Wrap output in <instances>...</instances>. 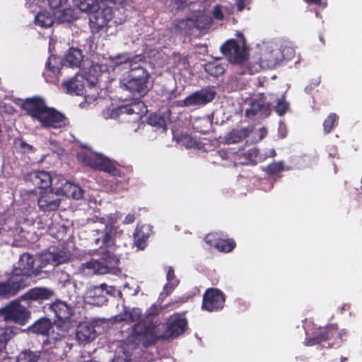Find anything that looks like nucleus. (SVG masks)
I'll return each mask as SVG.
<instances>
[{
    "label": "nucleus",
    "mask_w": 362,
    "mask_h": 362,
    "mask_svg": "<svg viewBox=\"0 0 362 362\" xmlns=\"http://www.w3.org/2000/svg\"><path fill=\"white\" fill-rule=\"evenodd\" d=\"M141 311L139 308L127 310L115 316V322H136L134 325V333L132 337L134 341L143 340L146 346L154 343L158 339L177 337L186 329L187 321L180 315H173L168 320L167 324L151 322L146 326L145 322L141 321Z\"/></svg>",
    "instance_id": "1"
},
{
    "label": "nucleus",
    "mask_w": 362,
    "mask_h": 362,
    "mask_svg": "<svg viewBox=\"0 0 362 362\" xmlns=\"http://www.w3.org/2000/svg\"><path fill=\"white\" fill-rule=\"evenodd\" d=\"M143 59L141 55L130 57L122 54L108 59V65L113 71L128 70L120 79L121 88L139 95H144L151 88L150 74L140 64Z\"/></svg>",
    "instance_id": "2"
},
{
    "label": "nucleus",
    "mask_w": 362,
    "mask_h": 362,
    "mask_svg": "<svg viewBox=\"0 0 362 362\" xmlns=\"http://www.w3.org/2000/svg\"><path fill=\"white\" fill-rule=\"evenodd\" d=\"M23 108L33 119L38 121L44 127L61 128L67 123L64 115L48 107L41 98L27 99L23 104Z\"/></svg>",
    "instance_id": "3"
},
{
    "label": "nucleus",
    "mask_w": 362,
    "mask_h": 362,
    "mask_svg": "<svg viewBox=\"0 0 362 362\" xmlns=\"http://www.w3.org/2000/svg\"><path fill=\"white\" fill-rule=\"evenodd\" d=\"M119 259L115 255L107 252L99 259H91L82 264L81 272L85 275L105 274L107 273L117 274Z\"/></svg>",
    "instance_id": "4"
},
{
    "label": "nucleus",
    "mask_w": 362,
    "mask_h": 362,
    "mask_svg": "<svg viewBox=\"0 0 362 362\" xmlns=\"http://www.w3.org/2000/svg\"><path fill=\"white\" fill-rule=\"evenodd\" d=\"M101 67L98 64L92 65L88 71L84 72L83 81L81 82L78 80V76L76 79H72L64 82V85L66 91L69 93L76 95L83 94V89L86 91V88H92L99 81V77H106L107 73H101Z\"/></svg>",
    "instance_id": "5"
},
{
    "label": "nucleus",
    "mask_w": 362,
    "mask_h": 362,
    "mask_svg": "<svg viewBox=\"0 0 362 362\" xmlns=\"http://www.w3.org/2000/svg\"><path fill=\"white\" fill-rule=\"evenodd\" d=\"M147 112L145 105L141 101H137L130 105L113 108L111 113L104 112L105 118H118L122 122H136Z\"/></svg>",
    "instance_id": "6"
},
{
    "label": "nucleus",
    "mask_w": 362,
    "mask_h": 362,
    "mask_svg": "<svg viewBox=\"0 0 362 362\" xmlns=\"http://www.w3.org/2000/svg\"><path fill=\"white\" fill-rule=\"evenodd\" d=\"M294 54L292 47H285L280 49L276 44L268 43L263 49L260 66L263 68L273 69L283 59H290Z\"/></svg>",
    "instance_id": "7"
},
{
    "label": "nucleus",
    "mask_w": 362,
    "mask_h": 362,
    "mask_svg": "<svg viewBox=\"0 0 362 362\" xmlns=\"http://www.w3.org/2000/svg\"><path fill=\"white\" fill-rule=\"evenodd\" d=\"M79 162L100 170H103L115 175L117 170L114 164L103 155L92 151L90 149H82L77 153Z\"/></svg>",
    "instance_id": "8"
},
{
    "label": "nucleus",
    "mask_w": 362,
    "mask_h": 362,
    "mask_svg": "<svg viewBox=\"0 0 362 362\" xmlns=\"http://www.w3.org/2000/svg\"><path fill=\"white\" fill-rule=\"evenodd\" d=\"M49 309L58 318V320L55 322L57 335L65 336L72 327V323L69 320L73 312L72 307L68 305L63 301L57 300L50 305Z\"/></svg>",
    "instance_id": "9"
},
{
    "label": "nucleus",
    "mask_w": 362,
    "mask_h": 362,
    "mask_svg": "<svg viewBox=\"0 0 362 362\" xmlns=\"http://www.w3.org/2000/svg\"><path fill=\"white\" fill-rule=\"evenodd\" d=\"M273 100L274 95L270 93L255 95L249 100V107L245 110L246 116L247 117L255 116L266 117L269 116Z\"/></svg>",
    "instance_id": "10"
},
{
    "label": "nucleus",
    "mask_w": 362,
    "mask_h": 362,
    "mask_svg": "<svg viewBox=\"0 0 362 362\" xmlns=\"http://www.w3.org/2000/svg\"><path fill=\"white\" fill-rule=\"evenodd\" d=\"M116 293H119L115 287L108 286L105 284H103L99 286H89L83 296L85 303L97 306L103 305L107 300V296L115 295Z\"/></svg>",
    "instance_id": "11"
},
{
    "label": "nucleus",
    "mask_w": 362,
    "mask_h": 362,
    "mask_svg": "<svg viewBox=\"0 0 362 362\" xmlns=\"http://www.w3.org/2000/svg\"><path fill=\"white\" fill-rule=\"evenodd\" d=\"M34 262L35 259L33 256L24 253L20 257L18 267H16L13 271V278L23 279L25 287L28 284V278L32 275L36 276L38 273V269L34 267Z\"/></svg>",
    "instance_id": "12"
},
{
    "label": "nucleus",
    "mask_w": 362,
    "mask_h": 362,
    "mask_svg": "<svg viewBox=\"0 0 362 362\" xmlns=\"http://www.w3.org/2000/svg\"><path fill=\"white\" fill-rule=\"evenodd\" d=\"M0 315L5 321H11L24 325L29 317L26 308L18 302H13L0 310Z\"/></svg>",
    "instance_id": "13"
},
{
    "label": "nucleus",
    "mask_w": 362,
    "mask_h": 362,
    "mask_svg": "<svg viewBox=\"0 0 362 362\" xmlns=\"http://www.w3.org/2000/svg\"><path fill=\"white\" fill-rule=\"evenodd\" d=\"M221 51L232 63H242L247 59V51L244 42L228 40L221 47Z\"/></svg>",
    "instance_id": "14"
},
{
    "label": "nucleus",
    "mask_w": 362,
    "mask_h": 362,
    "mask_svg": "<svg viewBox=\"0 0 362 362\" xmlns=\"http://www.w3.org/2000/svg\"><path fill=\"white\" fill-rule=\"evenodd\" d=\"M38 206L44 211H54L58 209L61 198L57 189H41L39 192Z\"/></svg>",
    "instance_id": "15"
},
{
    "label": "nucleus",
    "mask_w": 362,
    "mask_h": 362,
    "mask_svg": "<svg viewBox=\"0 0 362 362\" xmlns=\"http://www.w3.org/2000/svg\"><path fill=\"white\" fill-rule=\"evenodd\" d=\"M134 333V325L132 327L131 333L127 337L126 342L121 344L116 351L117 355L112 362H130L132 357V351L135 349L139 343L143 344V340L135 341L133 340Z\"/></svg>",
    "instance_id": "16"
},
{
    "label": "nucleus",
    "mask_w": 362,
    "mask_h": 362,
    "mask_svg": "<svg viewBox=\"0 0 362 362\" xmlns=\"http://www.w3.org/2000/svg\"><path fill=\"white\" fill-rule=\"evenodd\" d=\"M215 94L216 93L211 89H203L193 93L183 100L181 103L185 107L204 105L212 101Z\"/></svg>",
    "instance_id": "17"
},
{
    "label": "nucleus",
    "mask_w": 362,
    "mask_h": 362,
    "mask_svg": "<svg viewBox=\"0 0 362 362\" xmlns=\"http://www.w3.org/2000/svg\"><path fill=\"white\" fill-rule=\"evenodd\" d=\"M224 302L223 294L219 290L209 288L204 294L202 308L211 312L223 308Z\"/></svg>",
    "instance_id": "18"
},
{
    "label": "nucleus",
    "mask_w": 362,
    "mask_h": 362,
    "mask_svg": "<svg viewBox=\"0 0 362 362\" xmlns=\"http://www.w3.org/2000/svg\"><path fill=\"white\" fill-rule=\"evenodd\" d=\"M118 216L117 214H112L107 218H101L102 228L96 229L95 231L98 233L100 230L102 231L101 238H98L95 240V244L99 245L100 242L103 245H110L113 243L112 240V230L113 224L116 223Z\"/></svg>",
    "instance_id": "19"
},
{
    "label": "nucleus",
    "mask_w": 362,
    "mask_h": 362,
    "mask_svg": "<svg viewBox=\"0 0 362 362\" xmlns=\"http://www.w3.org/2000/svg\"><path fill=\"white\" fill-rule=\"evenodd\" d=\"M98 325L95 322H83L80 323L76 330V337L80 343H89L97 336Z\"/></svg>",
    "instance_id": "20"
},
{
    "label": "nucleus",
    "mask_w": 362,
    "mask_h": 362,
    "mask_svg": "<svg viewBox=\"0 0 362 362\" xmlns=\"http://www.w3.org/2000/svg\"><path fill=\"white\" fill-rule=\"evenodd\" d=\"M54 185L59 196L71 197L75 199H79L83 197V190L79 186L65 179H62L60 183H54Z\"/></svg>",
    "instance_id": "21"
},
{
    "label": "nucleus",
    "mask_w": 362,
    "mask_h": 362,
    "mask_svg": "<svg viewBox=\"0 0 362 362\" xmlns=\"http://www.w3.org/2000/svg\"><path fill=\"white\" fill-rule=\"evenodd\" d=\"M30 329L33 332L42 335H47L51 339L57 340V339L63 337L57 335L55 323L52 325L51 322L46 318L40 319L37 321L31 327Z\"/></svg>",
    "instance_id": "22"
},
{
    "label": "nucleus",
    "mask_w": 362,
    "mask_h": 362,
    "mask_svg": "<svg viewBox=\"0 0 362 362\" xmlns=\"http://www.w3.org/2000/svg\"><path fill=\"white\" fill-rule=\"evenodd\" d=\"M112 17V10L110 8H106L101 11L98 8L90 15L89 22L92 28L100 30L107 25Z\"/></svg>",
    "instance_id": "23"
},
{
    "label": "nucleus",
    "mask_w": 362,
    "mask_h": 362,
    "mask_svg": "<svg viewBox=\"0 0 362 362\" xmlns=\"http://www.w3.org/2000/svg\"><path fill=\"white\" fill-rule=\"evenodd\" d=\"M206 243L214 246L220 252H230L235 247V242L233 240H224L219 237L218 233H209L205 237Z\"/></svg>",
    "instance_id": "24"
},
{
    "label": "nucleus",
    "mask_w": 362,
    "mask_h": 362,
    "mask_svg": "<svg viewBox=\"0 0 362 362\" xmlns=\"http://www.w3.org/2000/svg\"><path fill=\"white\" fill-rule=\"evenodd\" d=\"M24 287L23 279L13 278L11 274L7 282H0V296L6 298L13 296Z\"/></svg>",
    "instance_id": "25"
},
{
    "label": "nucleus",
    "mask_w": 362,
    "mask_h": 362,
    "mask_svg": "<svg viewBox=\"0 0 362 362\" xmlns=\"http://www.w3.org/2000/svg\"><path fill=\"white\" fill-rule=\"evenodd\" d=\"M69 259L68 255L65 253H57L55 249H49L47 252L42 254L40 257L41 267H45L47 264L57 266L66 262Z\"/></svg>",
    "instance_id": "26"
},
{
    "label": "nucleus",
    "mask_w": 362,
    "mask_h": 362,
    "mask_svg": "<svg viewBox=\"0 0 362 362\" xmlns=\"http://www.w3.org/2000/svg\"><path fill=\"white\" fill-rule=\"evenodd\" d=\"M29 176L33 185L42 189H49L54 181L51 175L45 171H35L31 173Z\"/></svg>",
    "instance_id": "27"
},
{
    "label": "nucleus",
    "mask_w": 362,
    "mask_h": 362,
    "mask_svg": "<svg viewBox=\"0 0 362 362\" xmlns=\"http://www.w3.org/2000/svg\"><path fill=\"white\" fill-rule=\"evenodd\" d=\"M52 291L43 288H35L21 296L23 300H40L47 299L51 295Z\"/></svg>",
    "instance_id": "28"
},
{
    "label": "nucleus",
    "mask_w": 362,
    "mask_h": 362,
    "mask_svg": "<svg viewBox=\"0 0 362 362\" xmlns=\"http://www.w3.org/2000/svg\"><path fill=\"white\" fill-rule=\"evenodd\" d=\"M166 279L168 283L165 284L163 288V291L160 294V299L161 300L166 298L172 292L173 288L179 284V281L175 278L174 270L171 267H169L168 269Z\"/></svg>",
    "instance_id": "29"
},
{
    "label": "nucleus",
    "mask_w": 362,
    "mask_h": 362,
    "mask_svg": "<svg viewBox=\"0 0 362 362\" xmlns=\"http://www.w3.org/2000/svg\"><path fill=\"white\" fill-rule=\"evenodd\" d=\"M83 59V55L78 49L71 48L66 56V59L64 66H66V64L69 66L78 67L81 64Z\"/></svg>",
    "instance_id": "30"
},
{
    "label": "nucleus",
    "mask_w": 362,
    "mask_h": 362,
    "mask_svg": "<svg viewBox=\"0 0 362 362\" xmlns=\"http://www.w3.org/2000/svg\"><path fill=\"white\" fill-rule=\"evenodd\" d=\"M204 69L209 74L217 77L224 73L226 64H223L218 60H214L206 63Z\"/></svg>",
    "instance_id": "31"
},
{
    "label": "nucleus",
    "mask_w": 362,
    "mask_h": 362,
    "mask_svg": "<svg viewBox=\"0 0 362 362\" xmlns=\"http://www.w3.org/2000/svg\"><path fill=\"white\" fill-rule=\"evenodd\" d=\"M53 15L60 22H70L76 18L73 10L64 6L54 11Z\"/></svg>",
    "instance_id": "32"
},
{
    "label": "nucleus",
    "mask_w": 362,
    "mask_h": 362,
    "mask_svg": "<svg viewBox=\"0 0 362 362\" xmlns=\"http://www.w3.org/2000/svg\"><path fill=\"white\" fill-rule=\"evenodd\" d=\"M249 133V130L246 128L234 129L228 133L226 138V142L228 144H235L245 138Z\"/></svg>",
    "instance_id": "33"
},
{
    "label": "nucleus",
    "mask_w": 362,
    "mask_h": 362,
    "mask_svg": "<svg viewBox=\"0 0 362 362\" xmlns=\"http://www.w3.org/2000/svg\"><path fill=\"white\" fill-rule=\"evenodd\" d=\"M75 5L81 11L89 13L90 15L99 8L96 0H76Z\"/></svg>",
    "instance_id": "34"
},
{
    "label": "nucleus",
    "mask_w": 362,
    "mask_h": 362,
    "mask_svg": "<svg viewBox=\"0 0 362 362\" xmlns=\"http://www.w3.org/2000/svg\"><path fill=\"white\" fill-rule=\"evenodd\" d=\"M40 355L30 351L21 352L16 358H8L13 362H38Z\"/></svg>",
    "instance_id": "35"
},
{
    "label": "nucleus",
    "mask_w": 362,
    "mask_h": 362,
    "mask_svg": "<svg viewBox=\"0 0 362 362\" xmlns=\"http://www.w3.org/2000/svg\"><path fill=\"white\" fill-rule=\"evenodd\" d=\"M53 23V17L47 11L40 12L35 17V23L42 28H49Z\"/></svg>",
    "instance_id": "36"
},
{
    "label": "nucleus",
    "mask_w": 362,
    "mask_h": 362,
    "mask_svg": "<svg viewBox=\"0 0 362 362\" xmlns=\"http://www.w3.org/2000/svg\"><path fill=\"white\" fill-rule=\"evenodd\" d=\"M12 331L10 328L6 327L0 329V359L5 360L4 349L7 341L11 338Z\"/></svg>",
    "instance_id": "37"
},
{
    "label": "nucleus",
    "mask_w": 362,
    "mask_h": 362,
    "mask_svg": "<svg viewBox=\"0 0 362 362\" xmlns=\"http://www.w3.org/2000/svg\"><path fill=\"white\" fill-rule=\"evenodd\" d=\"M63 66L62 65L61 59L55 56L49 57L46 63L47 69L54 75H57L59 73Z\"/></svg>",
    "instance_id": "38"
},
{
    "label": "nucleus",
    "mask_w": 362,
    "mask_h": 362,
    "mask_svg": "<svg viewBox=\"0 0 362 362\" xmlns=\"http://www.w3.org/2000/svg\"><path fill=\"white\" fill-rule=\"evenodd\" d=\"M146 226H141L140 228H136L134 233L135 245L140 250H143L145 247L146 242L148 238V235H145L143 232Z\"/></svg>",
    "instance_id": "39"
},
{
    "label": "nucleus",
    "mask_w": 362,
    "mask_h": 362,
    "mask_svg": "<svg viewBox=\"0 0 362 362\" xmlns=\"http://www.w3.org/2000/svg\"><path fill=\"white\" fill-rule=\"evenodd\" d=\"M49 360L52 362H58L64 358L65 354L62 350V343L59 342L49 353Z\"/></svg>",
    "instance_id": "40"
},
{
    "label": "nucleus",
    "mask_w": 362,
    "mask_h": 362,
    "mask_svg": "<svg viewBox=\"0 0 362 362\" xmlns=\"http://www.w3.org/2000/svg\"><path fill=\"white\" fill-rule=\"evenodd\" d=\"M148 124L150 126L156 127L159 129H162L163 131L166 129V122L165 120L161 117L160 116L154 114L151 115L148 119Z\"/></svg>",
    "instance_id": "41"
},
{
    "label": "nucleus",
    "mask_w": 362,
    "mask_h": 362,
    "mask_svg": "<svg viewBox=\"0 0 362 362\" xmlns=\"http://www.w3.org/2000/svg\"><path fill=\"white\" fill-rule=\"evenodd\" d=\"M245 156L248 161L252 164H256L264 160V158H262V156L259 155V150L255 148L249 149L245 153Z\"/></svg>",
    "instance_id": "42"
},
{
    "label": "nucleus",
    "mask_w": 362,
    "mask_h": 362,
    "mask_svg": "<svg viewBox=\"0 0 362 362\" xmlns=\"http://www.w3.org/2000/svg\"><path fill=\"white\" fill-rule=\"evenodd\" d=\"M276 102V105L274 106L276 113L279 115H284L288 110V104L284 100V98L276 99L274 97L273 103Z\"/></svg>",
    "instance_id": "43"
},
{
    "label": "nucleus",
    "mask_w": 362,
    "mask_h": 362,
    "mask_svg": "<svg viewBox=\"0 0 362 362\" xmlns=\"http://www.w3.org/2000/svg\"><path fill=\"white\" fill-rule=\"evenodd\" d=\"M336 120L337 115L334 113H331L325 120L323 126L326 133H329L332 129Z\"/></svg>",
    "instance_id": "44"
},
{
    "label": "nucleus",
    "mask_w": 362,
    "mask_h": 362,
    "mask_svg": "<svg viewBox=\"0 0 362 362\" xmlns=\"http://www.w3.org/2000/svg\"><path fill=\"white\" fill-rule=\"evenodd\" d=\"M328 339L327 334L321 333L318 337L308 339L306 341L307 346H313L320 341H325Z\"/></svg>",
    "instance_id": "45"
},
{
    "label": "nucleus",
    "mask_w": 362,
    "mask_h": 362,
    "mask_svg": "<svg viewBox=\"0 0 362 362\" xmlns=\"http://www.w3.org/2000/svg\"><path fill=\"white\" fill-rule=\"evenodd\" d=\"M283 168L284 165L281 162L273 163L268 165V170L272 173H276L281 171Z\"/></svg>",
    "instance_id": "46"
},
{
    "label": "nucleus",
    "mask_w": 362,
    "mask_h": 362,
    "mask_svg": "<svg viewBox=\"0 0 362 362\" xmlns=\"http://www.w3.org/2000/svg\"><path fill=\"white\" fill-rule=\"evenodd\" d=\"M67 0H49V4L53 9L57 10L66 5Z\"/></svg>",
    "instance_id": "47"
},
{
    "label": "nucleus",
    "mask_w": 362,
    "mask_h": 362,
    "mask_svg": "<svg viewBox=\"0 0 362 362\" xmlns=\"http://www.w3.org/2000/svg\"><path fill=\"white\" fill-rule=\"evenodd\" d=\"M213 16L214 18L217 20H222L223 18V15L222 11L221 9L220 6L216 5L213 9Z\"/></svg>",
    "instance_id": "48"
},
{
    "label": "nucleus",
    "mask_w": 362,
    "mask_h": 362,
    "mask_svg": "<svg viewBox=\"0 0 362 362\" xmlns=\"http://www.w3.org/2000/svg\"><path fill=\"white\" fill-rule=\"evenodd\" d=\"M239 11H243L247 4H250V0H234Z\"/></svg>",
    "instance_id": "49"
},
{
    "label": "nucleus",
    "mask_w": 362,
    "mask_h": 362,
    "mask_svg": "<svg viewBox=\"0 0 362 362\" xmlns=\"http://www.w3.org/2000/svg\"><path fill=\"white\" fill-rule=\"evenodd\" d=\"M49 145H50L49 148L53 152L57 153V154L61 153L62 151L59 148V146L55 141H50Z\"/></svg>",
    "instance_id": "50"
},
{
    "label": "nucleus",
    "mask_w": 362,
    "mask_h": 362,
    "mask_svg": "<svg viewBox=\"0 0 362 362\" xmlns=\"http://www.w3.org/2000/svg\"><path fill=\"white\" fill-rule=\"evenodd\" d=\"M135 217L134 214H129L126 216L125 218L123 221V223L125 224H129L134 221Z\"/></svg>",
    "instance_id": "51"
},
{
    "label": "nucleus",
    "mask_w": 362,
    "mask_h": 362,
    "mask_svg": "<svg viewBox=\"0 0 362 362\" xmlns=\"http://www.w3.org/2000/svg\"><path fill=\"white\" fill-rule=\"evenodd\" d=\"M96 98H97L96 94H93L91 95H88L85 96L86 103H87L88 104L92 103L93 101H95L96 100Z\"/></svg>",
    "instance_id": "52"
},
{
    "label": "nucleus",
    "mask_w": 362,
    "mask_h": 362,
    "mask_svg": "<svg viewBox=\"0 0 362 362\" xmlns=\"http://www.w3.org/2000/svg\"><path fill=\"white\" fill-rule=\"evenodd\" d=\"M279 133L281 138H284L286 136V127L284 124L280 123L279 127Z\"/></svg>",
    "instance_id": "53"
},
{
    "label": "nucleus",
    "mask_w": 362,
    "mask_h": 362,
    "mask_svg": "<svg viewBox=\"0 0 362 362\" xmlns=\"http://www.w3.org/2000/svg\"><path fill=\"white\" fill-rule=\"evenodd\" d=\"M307 3L308 4H317V5H320L322 6V7H325V5L322 4L321 3V0H305Z\"/></svg>",
    "instance_id": "54"
},
{
    "label": "nucleus",
    "mask_w": 362,
    "mask_h": 362,
    "mask_svg": "<svg viewBox=\"0 0 362 362\" xmlns=\"http://www.w3.org/2000/svg\"><path fill=\"white\" fill-rule=\"evenodd\" d=\"M276 155V152L274 149H270L268 153H266V155L264 156H262V158H264V159L267 157H273Z\"/></svg>",
    "instance_id": "55"
},
{
    "label": "nucleus",
    "mask_w": 362,
    "mask_h": 362,
    "mask_svg": "<svg viewBox=\"0 0 362 362\" xmlns=\"http://www.w3.org/2000/svg\"><path fill=\"white\" fill-rule=\"evenodd\" d=\"M104 2H112L114 4H122L124 0H100Z\"/></svg>",
    "instance_id": "56"
},
{
    "label": "nucleus",
    "mask_w": 362,
    "mask_h": 362,
    "mask_svg": "<svg viewBox=\"0 0 362 362\" xmlns=\"http://www.w3.org/2000/svg\"><path fill=\"white\" fill-rule=\"evenodd\" d=\"M260 131V139L263 138L267 134V129L265 128H262L259 129Z\"/></svg>",
    "instance_id": "57"
},
{
    "label": "nucleus",
    "mask_w": 362,
    "mask_h": 362,
    "mask_svg": "<svg viewBox=\"0 0 362 362\" xmlns=\"http://www.w3.org/2000/svg\"><path fill=\"white\" fill-rule=\"evenodd\" d=\"M201 1L204 2V1H206L207 0H201Z\"/></svg>",
    "instance_id": "58"
}]
</instances>
